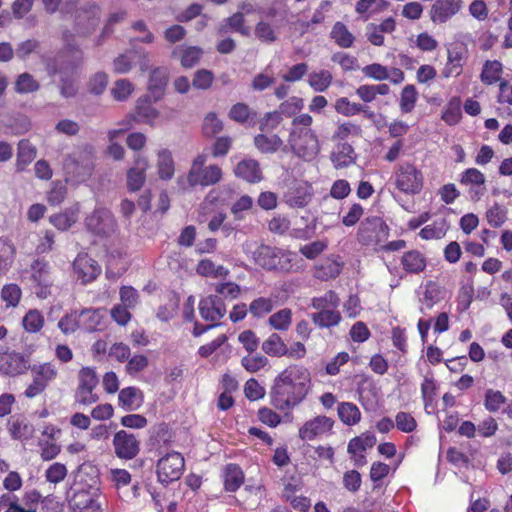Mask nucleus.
<instances>
[{"label": "nucleus", "instance_id": "obj_1", "mask_svg": "<svg viewBox=\"0 0 512 512\" xmlns=\"http://www.w3.org/2000/svg\"><path fill=\"white\" fill-rule=\"evenodd\" d=\"M311 387L310 371L303 365L291 364L275 377L270 403L279 411L290 412L306 399Z\"/></svg>", "mask_w": 512, "mask_h": 512}, {"label": "nucleus", "instance_id": "obj_2", "mask_svg": "<svg viewBox=\"0 0 512 512\" xmlns=\"http://www.w3.org/2000/svg\"><path fill=\"white\" fill-rule=\"evenodd\" d=\"M100 496V480L94 468L81 469L74 484L67 491L66 499L73 512L85 509H100L97 498Z\"/></svg>", "mask_w": 512, "mask_h": 512}, {"label": "nucleus", "instance_id": "obj_3", "mask_svg": "<svg viewBox=\"0 0 512 512\" xmlns=\"http://www.w3.org/2000/svg\"><path fill=\"white\" fill-rule=\"evenodd\" d=\"M313 118L307 113L293 118L288 137L291 151L305 161H311L320 152V141L316 132L311 128Z\"/></svg>", "mask_w": 512, "mask_h": 512}, {"label": "nucleus", "instance_id": "obj_4", "mask_svg": "<svg viewBox=\"0 0 512 512\" xmlns=\"http://www.w3.org/2000/svg\"><path fill=\"white\" fill-rule=\"evenodd\" d=\"M284 3L281 0L267 2L260 7V20L256 23L254 29L255 37L264 43H273L278 39L279 25L278 19L284 20L285 11H281Z\"/></svg>", "mask_w": 512, "mask_h": 512}, {"label": "nucleus", "instance_id": "obj_5", "mask_svg": "<svg viewBox=\"0 0 512 512\" xmlns=\"http://www.w3.org/2000/svg\"><path fill=\"white\" fill-rule=\"evenodd\" d=\"M207 156L199 154L192 161L186 176L190 187H208L219 183L223 177L222 168L216 164L206 165Z\"/></svg>", "mask_w": 512, "mask_h": 512}, {"label": "nucleus", "instance_id": "obj_6", "mask_svg": "<svg viewBox=\"0 0 512 512\" xmlns=\"http://www.w3.org/2000/svg\"><path fill=\"white\" fill-rule=\"evenodd\" d=\"M256 263L267 270L290 271L297 255L290 251L262 245L255 252Z\"/></svg>", "mask_w": 512, "mask_h": 512}, {"label": "nucleus", "instance_id": "obj_7", "mask_svg": "<svg viewBox=\"0 0 512 512\" xmlns=\"http://www.w3.org/2000/svg\"><path fill=\"white\" fill-rule=\"evenodd\" d=\"M389 236V228L380 217L366 218L361 222L357 238L365 246L373 247L377 250L379 246L386 242Z\"/></svg>", "mask_w": 512, "mask_h": 512}, {"label": "nucleus", "instance_id": "obj_8", "mask_svg": "<svg viewBox=\"0 0 512 512\" xmlns=\"http://www.w3.org/2000/svg\"><path fill=\"white\" fill-rule=\"evenodd\" d=\"M29 370H31L33 380L24 392L27 398L40 395L58 376V369L52 362L30 366Z\"/></svg>", "mask_w": 512, "mask_h": 512}, {"label": "nucleus", "instance_id": "obj_9", "mask_svg": "<svg viewBox=\"0 0 512 512\" xmlns=\"http://www.w3.org/2000/svg\"><path fill=\"white\" fill-rule=\"evenodd\" d=\"M30 369V355L0 346V373L15 377Z\"/></svg>", "mask_w": 512, "mask_h": 512}, {"label": "nucleus", "instance_id": "obj_10", "mask_svg": "<svg viewBox=\"0 0 512 512\" xmlns=\"http://www.w3.org/2000/svg\"><path fill=\"white\" fill-rule=\"evenodd\" d=\"M395 186L403 193L415 195L421 192L424 177L414 165L405 163L400 165L394 173Z\"/></svg>", "mask_w": 512, "mask_h": 512}, {"label": "nucleus", "instance_id": "obj_11", "mask_svg": "<svg viewBox=\"0 0 512 512\" xmlns=\"http://www.w3.org/2000/svg\"><path fill=\"white\" fill-rule=\"evenodd\" d=\"M98 382L96 371L93 368L83 367L80 369L75 394L76 402L85 406L96 403L99 400V396L95 392Z\"/></svg>", "mask_w": 512, "mask_h": 512}, {"label": "nucleus", "instance_id": "obj_12", "mask_svg": "<svg viewBox=\"0 0 512 512\" xmlns=\"http://www.w3.org/2000/svg\"><path fill=\"white\" fill-rule=\"evenodd\" d=\"M334 420L325 415H317L305 421L298 430L299 438L304 442L322 439L331 434Z\"/></svg>", "mask_w": 512, "mask_h": 512}, {"label": "nucleus", "instance_id": "obj_13", "mask_svg": "<svg viewBox=\"0 0 512 512\" xmlns=\"http://www.w3.org/2000/svg\"><path fill=\"white\" fill-rule=\"evenodd\" d=\"M184 466V458L180 453H167L158 460V480L163 484H168L180 479L184 471Z\"/></svg>", "mask_w": 512, "mask_h": 512}, {"label": "nucleus", "instance_id": "obj_14", "mask_svg": "<svg viewBox=\"0 0 512 512\" xmlns=\"http://www.w3.org/2000/svg\"><path fill=\"white\" fill-rule=\"evenodd\" d=\"M89 231L98 236L108 237L116 232L117 224L112 213L102 207L96 208L85 219Z\"/></svg>", "mask_w": 512, "mask_h": 512}, {"label": "nucleus", "instance_id": "obj_15", "mask_svg": "<svg viewBox=\"0 0 512 512\" xmlns=\"http://www.w3.org/2000/svg\"><path fill=\"white\" fill-rule=\"evenodd\" d=\"M31 280L38 298L46 299L51 295L53 277L51 267L46 260L37 259L31 264Z\"/></svg>", "mask_w": 512, "mask_h": 512}, {"label": "nucleus", "instance_id": "obj_16", "mask_svg": "<svg viewBox=\"0 0 512 512\" xmlns=\"http://www.w3.org/2000/svg\"><path fill=\"white\" fill-rule=\"evenodd\" d=\"M101 16V7L96 2H87L81 6L75 15L77 33L83 36L90 35L98 26Z\"/></svg>", "mask_w": 512, "mask_h": 512}, {"label": "nucleus", "instance_id": "obj_17", "mask_svg": "<svg viewBox=\"0 0 512 512\" xmlns=\"http://www.w3.org/2000/svg\"><path fill=\"white\" fill-rule=\"evenodd\" d=\"M72 268L76 279L84 285L93 282L101 273V266L86 253L77 255Z\"/></svg>", "mask_w": 512, "mask_h": 512}, {"label": "nucleus", "instance_id": "obj_18", "mask_svg": "<svg viewBox=\"0 0 512 512\" xmlns=\"http://www.w3.org/2000/svg\"><path fill=\"white\" fill-rule=\"evenodd\" d=\"M115 454L120 459L131 460L140 451V442L134 434L120 430L113 437Z\"/></svg>", "mask_w": 512, "mask_h": 512}, {"label": "nucleus", "instance_id": "obj_19", "mask_svg": "<svg viewBox=\"0 0 512 512\" xmlns=\"http://www.w3.org/2000/svg\"><path fill=\"white\" fill-rule=\"evenodd\" d=\"M314 195L313 187L305 181L296 182L284 194L285 203L292 208L307 206Z\"/></svg>", "mask_w": 512, "mask_h": 512}, {"label": "nucleus", "instance_id": "obj_20", "mask_svg": "<svg viewBox=\"0 0 512 512\" xmlns=\"http://www.w3.org/2000/svg\"><path fill=\"white\" fill-rule=\"evenodd\" d=\"M199 312L204 320L216 325L226 314V306L220 297L209 295L200 301Z\"/></svg>", "mask_w": 512, "mask_h": 512}, {"label": "nucleus", "instance_id": "obj_21", "mask_svg": "<svg viewBox=\"0 0 512 512\" xmlns=\"http://www.w3.org/2000/svg\"><path fill=\"white\" fill-rule=\"evenodd\" d=\"M149 167L147 157L138 154L134 158V166L127 171V188L129 191H139L146 180V171Z\"/></svg>", "mask_w": 512, "mask_h": 512}, {"label": "nucleus", "instance_id": "obj_22", "mask_svg": "<svg viewBox=\"0 0 512 512\" xmlns=\"http://www.w3.org/2000/svg\"><path fill=\"white\" fill-rule=\"evenodd\" d=\"M81 328L92 332L104 326L107 311L105 308H85L79 311Z\"/></svg>", "mask_w": 512, "mask_h": 512}, {"label": "nucleus", "instance_id": "obj_23", "mask_svg": "<svg viewBox=\"0 0 512 512\" xmlns=\"http://www.w3.org/2000/svg\"><path fill=\"white\" fill-rule=\"evenodd\" d=\"M136 56L142 57L144 62L140 64V69L142 72L146 71L148 68V55L144 52H138L135 50L127 51L123 54H120L113 61V70L118 74H126L128 73L132 67Z\"/></svg>", "mask_w": 512, "mask_h": 512}, {"label": "nucleus", "instance_id": "obj_24", "mask_svg": "<svg viewBox=\"0 0 512 512\" xmlns=\"http://www.w3.org/2000/svg\"><path fill=\"white\" fill-rule=\"evenodd\" d=\"M169 79V70L165 67H155L152 69L148 80V91L155 101H158L164 95Z\"/></svg>", "mask_w": 512, "mask_h": 512}, {"label": "nucleus", "instance_id": "obj_25", "mask_svg": "<svg viewBox=\"0 0 512 512\" xmlns=\"http://www.w3.org/2000/svg\"><path fill=\"white\" fill-rule=\"evenodd\" d=\"M376 443V437L372 433H365L350 440L348 444V452L352 455L357 463H364L365 456L363 453L372 448Z\"/></svg>", "mask_w": 512, "mask_h": 512}, {"label": "nucleus", "instance_id": "obj_26", "mask_svg": "<svg viewBox=\"0 0 512 512\" xmlns=\"http://www.w3.org/2000/svg\"><path fill=\"white\" fill-rule=\"evenodd\" d=\"M234 174L249 183H258L263 178L259 163L254 159L240 161L234 169Z\"/></svg>", "mask_w": 512, "mask_h": 512}, {"label": "nucleus", "instance_id": "obj_27", "mask_svg": "<svg viewBox=\"0 0 512 512\" xmlns=\"http://www.w3.org/2000/svg\"><path fill=\"white\" fill-rule=\"evenodd\" d=\"M203 55V50L197 46H176L172 49L171 57L179 58L185 69L194 67Z\"/></svg>", "mask_w": 512, "mask_h": 512}, {"label": "nucleus", "instance_id": "obj_28", "mask_svg": "<svg viewBox=\"0 0 512 512\" xmlns=\"http://www.w3.org/2000/svg\"><path fill=\"white\" fill-rule=\"evenodd\" d=\"M64 169L67 181L78 184L88 180L94 169V165L85 162L84 164L77 162L64 161Z\"/></svg>", "mask_w": 512, "mask_h": 512}, {"label": "nucleus", "instance_id": "obj_29", "mask_svg": "<svg viewBox=\"0 0 512 512\" xmlns=\"http://www.w3.org/2000/svg\"><path fill=\"white\" fill-rule=\"evenodd\" d=\"M118 401L119 406L124 410L136 411L142 406L144 396L139 388L126 387L119 392Z\"/></svg>", "mask_w": 512, "mask_h": 512}, {"label": "nucleus", "instance_id": "obj_30", "mask_svg": "<svg viewBox=\"0 0 512 512\" xmlns=\"http://www.w3.org/2000/svg\"><path fill=\"white\" fill-rule=\"evenodd\" d=\"M157 174L161 180L168 181L175 173V163L172 153L168 149H159L156 153Z\"/></svg>", "mask_w": 512, "mask_h": 512}, {"label": "nucleus", "instance_id": "obj_31", "mask_svg": "<svg viewBox=\"0 0 512 512\" xmlns=\"http://www.w3.org/2000/svg\"><path fill=\"white\" fill-rule=\"evenodd\" d=\"M503 65L499 60H486L483 64L482 71L480 74V80L485 85L500 84L504 79Z\"/></svg>", "mask_w": 512, "mask_h": 512}, {"label": "nucleus", "instance_id": "obj_32", "mask_svg": "<svg viewBox=\"0 0 512 512\" xmlns=\"http://www.w3.org/2000/svg\"><path fill=\"white\" fill-rule=\"evenodd\" d=\"M136 115L140 121L155 125L162 121L160 112L151 105L148 98H140L136 105Z\"/></svg>", "mask_w": 512, "mask_h": 512}, {"label": "nucleus", "instance_id": "obj_33", "mask_svg": "<svg viewBox=\"0 0 512 512\" xmlns=\"http://www.w3.org/2000/svg\"><path fill=\"white\" fill-rule=\"evenodd\" d=\"M79 207L74 206L65 211L50 216L49 222L58 230L66 231L78 220Z\"/></svg>", "mask_w": 512, "mask_h": 512}, {"label": "nucleus", "instance_id": "obj_34", "mask_svg": "<svg viewBox=\"0 0 512 512\" xmlns=\"http://www.w3.org/2000/svg\"><path fill=\"white\" fill-rule=\"evenodd\" d=\"M45 325L43 313L38 309H29L21 319V326L26 333L37 334Z\"/></svg>", "mask_w": 512, "mask_h": 512}, {"label": "nucleus", "instance_id": "obj_35", "mask_svg": "<svg viewBox=\"0 0 512 512\" xmlns=\"http://www.w3.org/2000/svg\"><path fill=\"white\" fill-rule=\"evenodd\" d=\"M224 488L226 491H237L244 482V473L236 464H228L224 469Z\"/></svg>", "mask_w": 512, "mask_h": 512}, {"label": "nucleus", "instance_id": "obj_36", "mask_svg": "<svg viewBox=\"0 0 512 512\" xmlns=\"http://www.w3.org/2000/svg\"><path fill=\"white\" fill-rule=\"evenodd\" d=\"M467 53L466 45L461 42H454L450 45V76H457L461 73Z\"/></svg>", "mask_w": 512, "mask_h": 512}, {"label": "nucleus", "instance_id": "obj_37", "mask_svg": "<svg viewBox=\"0 0 512 512\" xmlns=\"http://www.w3.org/2000/svg\"><path fill=\"white\" fill-rule=\"evenodd\" d=\"M228 29L234 30L242 36H249L251 33L250 27L245 24V16L238 11L226 18L219 26L218 31L219 33H226Z\"/></svg>", "mask_w": 512, "mask_h": 512}, {"label": "nucleus", "instance_id": "obj_38", "mask_svg": "<svg viewBox=\"0 0 512 512\" xmlns=\"http://www.w3.org/2000/svg\"><path fill=\"white\" fill-rule=\"evenodd\" d=\"M401 263L405 271L409 273H419L426 267V258L421 252L411 250L404 253Z\"/></svg>", "mask_w": 512, "mask_h": 512}, {"label": "nucleus", "instance_id": "obj_39", "mask_svg": "<svg viewBox=\"0 0 512 512\" xmlns=\"http://www.w3.org/2000/svg\"><path fill=\"white\" fill-rule=\"evenodd\" d=\"M355 160L354 149L348 143L337 145L335 151L331 155V161L335 168H343L352 164Z\"/></svg>", "mask_w": 512, "mask_h": 512}, {"label": "nucleus", "instance_id": "obj_40", "mask_svg": "<svg viewBox=\"0 0 512 512\" xmlns=\"http://www.w3.org/2000/svg\"><path fill=\"white\" fill-rule=\"evenodd\" d=\"M313 323L320 328L337 326L341 322V314L337 309L319 310L311 316Z\"/></svg>", "mask_w": 512, "mask_h": 512}, {"label": "nucleus", "instance_id": "obj_41", "mask_svg": "<svg viewBox=\"0 0 512 512\" xmlns=\"http://www.w3.org/2000/svg\"><path fill=\"white\" fill-rule=\"evenodd\" d=\"M36 157L35 147L27 140H21L18 144L16 159L17 171H23Z\"/></svg>", "mask_w": 512, "mask_h": 512}, {"label": "nucleus", "instance_id": "obj_42", "mask_svg": "<svg viewBox=\"0 0 512 512\" xmlns=\"http://www.w3.org/2000/svg\"><path fill=\"white\" fill-rule=\"evenodd\" d=\"M254 144L262 153H274L282 147L283 140L276 134H259L255 136Z\"/></svg>", "mask_w": 512, "mask_h": 512}, {"label": "nucleus", "instance_id": "obj_43", "mask_svg": "<svg viewBox=\"0 0 512 512\" xmlns=\"http://www.w3.org/2000/svg\"><path fill=\"white\" fill-rule=\"evenodd\" d=\"M332 80V73L325 69L313 71L308 76V84L315 92L326 91L330 87Z\"/></svg>", "mask_w": 512, "mask_h": 512}, {"label": "nucleus", "instance_id": "obj_44", "mask_svg": "<svg viewBox=\"0 0 512 512\" xmlns=\"http://www.w3.org/2000/svg\"><path fill=\"white\" fill-rule=\"evenodd\" d=\"M331 39L342 48H349L354 43V36L342 22H336L330 32Z\"/></svg>", "mask_w": 512, "mask_h": 512}, {"label": "nucleus", "instance_id": "obj_45", "mask_svg": "<svg viewBox=\"0 0 512 512\" xmlns=\"http://www.w3.org/2000/svg\"><path fill=\"white\" fill-rule=\"evenodd\" d=\"M338 416L344 424L353 426L360 421L361 412L354 403L342 402L338 406Z\"/></svg>", "mask_w": 512, "mask_h": 512}, {"label": "nucleus", "instance_id": "obj_46", "mask_svg": "<svg viewBox=\"0 0 512 512\" xmlns=\"http://www.w3.org/2000/svg\"><path fill=\"white\" fill-rule=\"evenodd\" d=\"M262 350L269 356L282 357L286 355V344L280 335L273 333L263 341Z\"/></svg>", "mask_w": 512, "mask_h": 512}, {"label": "nucleus", "instance_id": "obj_47", "mask_svg": "<svg viewBox=\"0 0 512 512\" xmlns=\"http://www.w3.org/2000/svg\"><path fill=\"white\" fill-rule=\"evenodd\" d=\"M196 271L199 275L212 278L226 277L229 274V270L222 265H215L210 259L201 260Z\"/></svg>", "mask_w": 512, "mask_h": 512}, {"label": "nucleus", "instance_id": "obj_48", "mask_svg": "<svg viewBox=\"0 0 512 512\" xmlns=\"http://www.w3.org/2000/svg\"><path fill=\"white\" fill-rule=\"evenodd\" d=\"M447 232V224L444 217L439 218L433 222V224L425 226L419 232V235L422 239L431 240V239H441L446 235Z\"/></svg>", "mask_w": 512, "mask_h": 512}, {"label": "nucleus", "instance_id": "obj_49", "mask_svg": "<svg viewBox=\"0 0 512 512\" xmlns=\"http://www.w3.org/2000/svg\"><path fill=\"white\" fill-rule=\"evenodd\" d=\"M269 325L278 331H287L292 323V311L289 308L273 313L268 319Z\"/></svg>", "mask_w": 512, "mask_h": 512}, {"label": "nucleus", "instance_id": "obj_50", "mask_svg": "<svg viewBox=\"0 0 512 512\" xmlns=\"http://www.w3.org/2000/svg\"><path fill=\"white\" fill-rule=\"evenodd\" d=\"M1 299L3 302H5V307L8 308H15L18 306L21 297H22V290L21 288L14 283L6 284L1 289L0 293Z\"/></svg>", "mask_w": 512, "mask_h": 512}, {"label": "nucleus", "instance_id": "obj_51", "mask_svg": "<svg viewBox=\"0 0 512 512\" xmlns=\"http://www.w3.org/2000/svg\"><path fill=\"white\" fill-rule=\"evenodd\" d=\"M107 479L111 482L116 491L131 484L132 476L126 469L111 468L108 471Z\"/></svg>", "mask_w": 512, "mask_h": 512}, {"label": "nucleus", "instance_id": "obj_52", "mask_svg": "<svg viewBox=\"0 0 512 512\" xmlns=\"http://www.w3.org/2000/svg\"><path fill=\"white\" fill-rule=\"evenodd\" d=\"M334 108L337 113L346 117L355 116L365 111V107L363 105L351 102L347 97L337 99L334 104Z\"/></svg>", "mask_w": 512, "mask_h": 512}, {"label": "nucleus", "instance_id": "obj_53", "mask_svg": "<svg viewBox=\"0 0 512 512\" xmlns=\"http://www.w3.org/2000/svg\"><path fill=\"white\" fill-rule=\"evenodd\" d=\"M340 299L334 291H328L323 296L314 297L311 306L316 310L337 309Z\"/></svg>", "mask_w": 512, "mask_h": 512}, {"label": "nucleus", "instance_id": "obj_54", "mask_svg": "<svg viewBox=\"0 0 512 512\" xmlns=\"http://www.w3.org/2000/svg\"><path fill=\"white\" fill-rule=\"evenodd\" d=\"M68 475V469L65 464L54 462L45 470L44 477L47 482L57 485L61 483Z\"/></svg>", "mask_w": 512, "mask_h": 512}, {"label": "nucleus", "instance_id": "obj_55", "mask_svg": "<svg viewBox=\"0 0 512 512\" xmlns=\"http://www.w3.org/2000/svg\"><path fill=\"white\" fill-rule=\"evenodd\" d=\"M58 328L65 335L72 334L77 329L81 328L79 311L73 310L63 316L58 322Z\"/></svg>", "mask_w": 512, "mask_h": 512}, {"label": "nucleus", "instance_id": "obj_56", "mask_svg": "<svg viewBox=\"0 0 512 512\" xmlns=\"http://www.w3.org/2000/svg\"><path fill=\"white\" fill-rule=\"evenodd\" d=\"M274 308V302L271 298L259 297L254 299L249 305V312L257 318L270 313Z\"/></svg>", "mask_w": 512, "mask_h": 512}, {"label": "nucleus", "instance_id": "obj_57", "mask_svg": "<svg viewBox=\"0 0 512 512\" xmlns=\"http://www.w3.org/2000/svg\"><path fill=\"white\" fill-rule=\"evenodd\" d=\"M268 363V358L261 354L249 353V355L241 359V365L245 368V370H247L250 373L258 372L259 370L267 366Z\"/></svg>", "mask_w": 512, "mask_h": 512}, {"label": "nucleus", "instance_id": "obj_58", "mask_svg": "<svg viewBox=\"0 0 512 512\" xmlns=\"http://www.w3.org/2000/svg\"><path fill=\"white\" fill-rule=\"evenodd\" d=\"M418 93L413 85H406L400 96V109L402 113L411 112L416 104Z\"/></svg>", "mask_w": 512, "mask_h": 512}, {"label": "nucleus", "instance_id": "obj_59", "mask_svg": "<svg viewBox=\"0 0 512 512\" xmlns=\"http://www.w3.org/2000/svg\"><path fill=\"white\" fill-rule=\"evenodd\" d=\"M65 161L79 162L84 164L88 162L94 165V148L91 145H83L76 148L71 154L67 156Z\"/></svg>", "mask_w": 512, "mask_h": 512}, {"label": "nucleus", "instance_id": "obj_60", "mask_svg": "<svg viewBox=\"0 0 512 512\" xmlns=\"http://www.w3.org/2000/svg\"><path fill=\"white\" fill-rule=\"evenodd\" d=\"M488 224L493 228L501 227L507 220V211L495 203L486 211Z\"/></svg>", "mask_w": 512, "mask_h": 512}, {"label": "nucleus", "instance_id": "obj_61", "mask_svg": "<svg viewBox=\"0 0 512 512\" xmlns=\"http://www.w3.org/2000/svg\"><path fill=\"white\" fill-rule=\"evenodd\" d=\"M214 82V74L208 69H200L194 73L192 86L198 90H208Z\"/></svg>", "mask_w": 512, "mask_h": 512}, {"label": "nucleus", "instance_id": "obj_62", "mask_svg": "<svg viewBox=\"0 0 512 512\" xmlns=\"http://www.w3.org/2000/svg\"><path fill=\"white\" fill-rule=\"evenodd\" d=\"M134 86L127 79L117 80L111 88V94L117 101L126 100L133 92Z\"/></svg>", "mask_w": 512, "mask_h": 512}, {"label": "nucleus", "instance_id": "obj_63", "mask_svg": "<svg viewBox=\"0 0 512 512\" xmlns=\"http://www.w3.org/2000/svg\"><path fill=\"white\" fill-rule=\"evenodd\" d=\"M506 403V397L500 391L488 389L485 393L484 405L490 412H497Z\"/></svg>", "mask_w": 512, "mask_h": 512}, {"label": "nucleus", "instance_id": "obj_64", "mask_svg": "<svg viewBox=\"0 0 512 512\" xmlns=\"http://www.w3.org/2000/svg\"><path fill=\"white\" fill-rule=\"evenodd\" d=\"M341 272V266L331 260H326L323 264L316 268V276L320 279H330L335 278Z\"/></svg>", "mask_w": 512, "mask_h": 512}]
</instances>
